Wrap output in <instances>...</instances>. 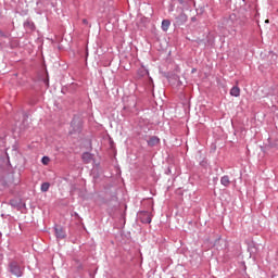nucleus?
<instances>
[{"label": "nucleus", "mask_w": 278, "mask_h": 278, "mask_svg": "<svg viewBox=\"0 0 278 278\" xmlns=\"http://www.w3.org/2000/svg\"><path fill=\"white\" fill-rule=\"evenodd\" d=\"M191 23H197V16L191 17Z\"/></svg>", "instance_id": "21"}, {"label": "nucleus", "mask_w": 278, "mask_h": 278, "mask_svg": "<svg viewBox=\"0 0 278 278\" xmlns=\"http://www.w3.org/2000/svg\"><path fill=\"white\" fill-rule=\"evenodd\" d=\"M7 162H8V164H10V157H8V161H7Z\"/></svg>", "instance_id": "25"}, {"label": "nucleus", "mask_w": 278, "mask_h": 278, "mask_svg": "<svg viewBox=\"0 0 278 278\" xmlns=\"http://www.w3.org/2000/svg\"><path fill=\"white\" fill-rule=\"evenodd\" d=\"M46 86H49V80H45Z\"/></svg>", "instance_id": "24"}, {"label": "nucleus", "mask_w": 278, "mask_h": 278, "mask_svg": "<svg viewBox=\"0 0 278 278\" xmlns=\"http://www.w3.org/2000/svg\"><path fill=\"white\" fill-rule=\"evenodd\" d=\"M178 3H180V5H184V3H186V0H177Z\"/></svg>", "instance_id": "22"}, {"label": "nucleus", "mask_w": 278, "mask_h": 278, "mask_svg": "<svg viewBox=\"0 0 278 278\" xmlns=\"http://www.w3.org/2000/svg\"><path fill=\"white\" fill-rule=\"evenodd\" d=\"M251 249H255V243L249 245V251H251Z\"/></svg>", "instance_id": "20"}, {"label": "nucleus", "mask_w": 278, "mask_h": 278, "mask_svg": "<svg viewBox=\"0 0 278 278\" xmlns=\"http://www.w3.org/2000/svg\"><path fill=\"white\" fill-rule=\"evenodd\" d=\"M83 24H84V25H88V20L84 18V20H83Z\"/></svg>", "instance_id": "23"}, {"label": "nucleus", "mask_w": 278, "mask_h": 278, "mask_svg": "<svg viewBox=\"0 0 278 278\" xmlns=\"http://www.w3.org/2000/svg\"><path fill=\"white\" fill-rule=\"evenodd\" d=\"M137 74L139 75V77H147V75H149V70H147L144 67H140L138 70Z\"/></svg>", "instance_id": "13"}, {"label": "nucleus", "mask_w": 278, "mask_h": 278, "mask_svg": "<svg viewBox=\"0 0 278 278\" xmlns=\"http://www.w3.org/2000/svg\"><path fill=\"white\" fill-rule=\"evenodd\" d=\"M8 270L11 273V275H14V277H23L24 268L16 261H11L9 263Z\"/></svg>", "instance_id": "2"}, {"label": "nucleus", "mask_w": 278, "mask_h": 278, "mask_svg": "<svg viewBox=\"0 0 278 278\" xmlns=\"http://www.w3.org/2000/svg\"><path fill=\"white\" fill-rule=\"evenodd\" d=\"M49 162H51V159L49 156H42L41 164H43V166H47Z\"/></svg>", "instance_id": "16"}, {"label": "nucleus", "mask_w": 278, "mask_h": 278, "mask_svg": "<svg viewBox=\"0 0 278 278\" xmlns=\"http://www.w3.org/2000/svg\"><path fill=\"white\" fill-rule=\"evenodd\" d=\"M5 161H3V159H0V170H3Z\"/></svg>", "instance_id": "19"}, {"label": "nucleus", "mask_w": 278, "mask_h": 278, "mask_svg": "<svg viewBox=\"0 0 278 278\" xmlns=\"http://www.w3.org/2000/svg\"><path fill=\"white\" fill-rule=\"evenodd\" d=\"M230 96L231 97H239L240 96V87H232L230 89Z\"/></svg>", "instance_id": "14"}, {"label": "nucleus", "mask_w": 278, "mask_h": 278, "mask_svg": "<svg viewBox=\"0 0 278 278\" xmlns=\"http://www.w3.org/2000/svg\"><path fill=\"white\" fill-rule=\"evenodd\" d=\"M53 229H54L55 238L58 240H64V238H66V230H64V227L60 225H54Z\"/></svg>", "instance_id": "6"}, {"label": "nucleus", "mask_w": 278, "mask_h": 278, "mask_svg": "<svg viewBox=\"0 0 278 278\" xmlns=\"http://www.w3.org/2000/svg\"><path fill=\"white\" fill-rule=\"evenodd\" d=\"M23 25L26 31H36V24H34V21L26 20Z\"/></svg>", "instance_id": "8"}, {"label": "nucleus", "mask_w": 278, "mask_h": 278, "mask_svg": "<svg viewBox=\"0 0 278 278\" xmlns=\"http://www.w3.org/2000/svg\"><path fill=\"white\" fill-rule=\"evenodd\" d=\"M0 38H10V35L5 34L3 30H0Z\"/></svg>", "instance_id": "17"}, {"label": "nucleus", "mask_w": 278, "mask_h": 278, "mask_svg": "<svg viewBox=\"0 0 278 278\" xmlns=\"http://www.w3.org/2000/svg\"><path fill=\"white\" fill-rule=\"evenodd\" d=\"M71 127L72 129L70 130V136H73L75 134H81V129H83L81 119H79V117H73L71 122Z\"/></svg>", "instance_id": "3"}, {"label": "nucleus", "mask_w": 278, "mask_h": 278, "mask_svg": "<svg viewBox=\"0 0 278 278\" xmlns=\"http://www.w3.org/2000/svg\"><path fill=\"white\" fill-rule=\"evenodd\" d=\"M49 188H51V184L42 182L41 187H40V190H41V192H49Z\"/></svg>", "instance_id": "15"}, {"label": "nucleus", "mask_w": 278, "mask_h": 278, "mask_svg": "<svg viewBox=\"0 0 278 278\" xmlns=\"http://www.w3.org/2000/svg\"><path fill=\"white\" fill-rule=\"evenodd\" d=\"M220 184L222 186H224L225 188H229V185L231 184V180H229V177L227 175L223 176L220 178Z\"/></svg>", "instance_id": "11"}, {"label": "nucleus", "mask_w": 278, "mask_h": 278, "mask_svg": "<svg viewBox=\"0 0 278 278\" xmlns=\"http://www.w3.org/2000/svg\"><path fill=\"white\" fill-rule=\"evenodd\" d=\"M188 23V15L181 11L178 15L175 16V27H181V25H185Z\"/></svg>", "instance_id": "5"}, {"label": "nucleus", "mask_w": 278, "mask_h": 278, "mask_svg": "<svg viewBox=\"0 0 278 278\" xmlns=\"http://www.w3.org/2000/svg\"><path fill=\"white\" fill-rule=\"evenodd\" d=\"M9 204L11 205V207H14L15 210H22L23 207H25V203H23V201L18 199L10 200Z\"/></svg>", "instance_id": "7"}, {"label": "nucleus", "mask_w": 278, "mask_h": 278, "mask_svg": "<svg viewBox=\"0 0 278 278\" xmlns=\"http://www.w3.org/2000/svg\"><path fill=\"white\" fill-rule=\"evenodd\" d=\"M165 175H173V169L170 168V166H168V167L165 169Z\"/></svg>", "instance_id": "18"}, {"label": "nucleus", "mask_w": 278, "mask_h": 278, "mask_svg": "<svg viewBox=\"0 0 278 278\" xmlns=\"http://www.w3.org/2000/svg\"><path fill=\"white\" fill-rule=\"evenodd\" d=\"M137 216L143 225H151V220H153V215L149 211H139Z\"/></svg>", "instance_id": "4"}, {"label": "nucleus", "mask_w": 278, "mask_h": 278, "mask_svg": "<svg viewBox=\"0 0 278 278\" xmlns=\"http://www.w3.org/2000/svg\"><path fill=\"white\" fill-rule=\"evenodd\" d=\"M223 25L231 36H236V28L240 25V21H238V16H236V14H231L229 17L224 18Z\"/></svg>", "instance_id": "1"}, {"label": "nucleus", "mask_w": 278, "mask_h": 278, "mask_svg": "<svg viewBox=\"0 0 278 278\" xmlns=\"http://www.w3.org/2000/svg\"><path fill=\"white\" fill-rule=\"evenodd\" d=\"M78 268H84L81 265Z\"/></svg>", "instance_id": "26"}, {"label": "nucleus", "mask_w": 278, "mask_h": 278, "mask_svg": "<svg viewBox=\"0 0 278 278\" xmlns=\"http://www.w3.org/2000/svg\"><path fill=\"white\" fill-rule=\"evenodd\" d=\"M161 27L164 31H168V28L170 27V20H163Z\"/></svg>", "instance_id": "12"}, {"label": "nucleus", "mask_w": 278, "mask_h": 278, "mask_svg": "<svg viewBox=\"0 0 278 278\" xmlns=\"http://www.w3.org/2000/svg\"><path fill=\"white\" fill-rule=\"evenodd\" d=\"M93 157H94V156H93L92 153H90V152H85V153H83V155H81L83 162H84L85 164H90V162H92Z\"/></svg>", "instance_id": "10"}, {"label": "nucleus", "mask_w": 278, "mask_h": 278, "mask_svg": "<svg viewBox=\"0 0 278 278\" xmlns=\"http://www.w3.org/2000/svg\"><path fill=\"white\" fill-rule=\"evenodd\" d=\"M160 143V137L157 136H152L150 137V140L147 141L148 147H157Z\"/></svg>", "instance_id": "9"}]
</instances>
